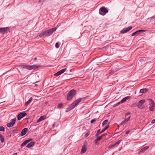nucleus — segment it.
Returning <instances> with one entry per match:
<instances>
[{
  "instance_id": "nucleus-6",
  "label": "nucleus",
  "mask_w": 155,
  "mask_h": 155,
  "mask_svg": "<svg viewBox=\"0 0 155 155\" xmlns=\"http://www.w3.org/2000/svg\"><path fill=\"white\" fill-rule=\"evenodd\" d=\"M16 120V119L15 118L12 119L11 120V122L7 124V126L8 127H12L15 124Z\"/></svg>"
},
{
  "instance_id": "nucleus-1",
  "label": "nucleus",
  "mask_w": 155,
  "mask_h": 155,
  "mask_svg": "<svg viewBox=\"0 0 155 155\" xmlns=\"http://www.w3.org/2000/svg\"><path fill=\"white\" fill-rule=\"evenodd\" d=\"M57 28H53L50 29L43 31L38 34L40 37H48L51 35L57 29Z\"/></svg>"
},
{
  "instance_id": "nucleus-51",
  "label": "nucleus",
  "mask_w": 155,
  "mask_h": 155,
  "mask_svg": "<svg viewBox=\"0 0 155 155\" xmlns=\"http://www.w3.org/2000/svg\"><path fill=\"white\" fill-rule=\"evenodd\" d=\"M152 18L153 19L155 18V15L153 16Z\"/></svg>"
},
{
  "instance_id": "nucleus-10",
  "label": "nucleus",
  "mask_w": 155,
  "mask_h": 155,
  "mask_svg": "<svg viewBox=\"0 0 155 155\" xmlns=\"http://www.w3.org/2000/svg\"><path fill=\"white\" fill-rule=\"evenodd\" d=\"M146 31L145 30H139L138 31H137L135 32L134 33H133L131 36H134L135 35H138L139 34H140L141 32H145Z\"/></svg>"
},
{
  "instance_id": "nucleus-3",
  "label": "nucleus",
  "mask_w": 155,
  "mask_h": 155,
  "mask_svg": "<svg viewBox=\"0 0 155 155\" xmlns=\"http://www.w3.org/2000/svg\"><path fill=\"white\" fill-rule=\"evenodd\" d=\"M149 101V110L150 111H153L154 110V107H155V103L151 99H148Z\"/></svg>"
},
{
  "instance_id": "nucleus-42",
  "label": "nucleus",
  "mask_w": 155,
  "mask_h": 155,
  "mask_svg": "<svg viewBox=\"0 0 155 155\" xmlns=\"http://www.w3.org/2000/svg\"><path fill=\"white\" fill-rule=\"evenodd\" d=\"M120 103H122L120 102H120H119L117 103H116V105H117L118 106L119 105Z\"/></svg>"
},
{
  "instance_id": "nucleus-7",
  "label": "nucleus",
  "mask_w": 155,
  "mask_h": 155,
  "mask_svg": "<svg viewBox=\"0 0 155 155\" xmlns=\"http://www.w3.org/2000/svg\"><path fill=\"white\" fill-rule=\"evenodd\" d=\"M132 28V26H129L126 28H124L121 31L120 33L124 34L127 33V32L129 31Z\"/></svg>"
},
{
  "instance_id": "nucleus-27",
  "label": "nucleus",
  "mask_w": 155,
  "mask_h": 155,
  "mask_svg": "<svg viewBox=\"0 0 155 155\" xmlns=\"http://www.w3.org/2000/svg\"><path fill=\"white\" fill-rule=\"evenodd\" d=\"M130 116L128 117L126 119L124 120L123 121L124 123H126L127 122H128V121H129L130 120Z\"/></svg>"
},
{
  "instance_id": "nucleus-49",
  "label": "nucleus",
  "mask_w": 155,
  "mask_h": 155,
  "mask_svg": "<svg viewBox=\"0 0 155 155\" xmlns=\"http://www.w3.org/2000/svg\"><path fill=\"white\" fill-rule=\"evenodd\" d=\"M139 61H143V59L141 58L139 60Z\"/></svg>"
},
{
  "instance_id": "nucleus-13",
  "label": "nucleus",
  "mask_w": 155,
  "mask_h": 155,
  "mask_svg": "<svg viewBox=\"0 0 155 155\" xmlns=\"http://www.w3.org/2000/svg\"><path fill=\"white\" fill-rule=\"evenodd\" d=\"M8 27L1 28H0V33H3L4 32H5L8 31Z\"/></svg>"
},
{
  "instance_id": "nucleus-23",
  "label": "nucleus",
  "mask_w": 155,
  "mask_h": 155,
  "mask_svg": "<svg viewBox=\"0 0 155 155\" xmlns=\"http://www.w3.org/2000/svg\"><path fill=\"white\" fill-rule=\"evenodd\" d=\"M23 66V68L29 70H30V66L28 65H22Z\"/></svg>"
},
{
  "instance_id": "nucleus-55",
  "label": "nucleus",
  "mask_w": 155,
  "mask_h": 155,
  "mask_svg": "<svg viewBox=\"0 0 155 155\" xmlns=\"http://www.w3.org/2000/svg\"><path fill=\"white\" fill-rule=\"evenodd\" d=\"M2 136V135L0 134V137H1Z\"/></svg>"
},
{
  "instance_id": "nucleus-41",
  "label": "nucleus",
  "mask_w": 155,
  "mask_h": 155,
  "mask_svg": "<svg viewBox=\"0 0 155 155\" xmlns=\"http://www.w3.org/2000/svg\"><path fill=\"white\" fill-rule=\"evenodd\" d=\"M19 130H13V132H14V133H17L18 132Z\"/></svg>"
},
{
  "instance_id": "nucleus-45",
  "label": "nucleus",
  "mask_w": 155,
  "mask_h": 155,
  "mask_svg": "<svg viewBox=\"0 0 155 155\" xmlns=\"http://www.w3.org/2000/svg\"><path fill=\"white\" fill-rule=\"evenodd\" d=\"M89 135V133L88 132L86 133L85 134V136L86 137H87Z\"/></svg>"
},
{
  "instance_id": "nucleus-19",
  "label": "nucleus",
  "mask_w": 155,
  "mask_h": 155,
  "mask_svg": "<svg viewBox=\"0 0 155 155\" xmlns=\"http://www.w3.org/2000/svg\"><path fill=\"white\" fill-rule=\"evenodd\" d=\"M149 148V147L148 146L145 147H143V148H142L141 150H140V153H142L143 152V151L146 150H147Z\"/></svg>"
},
{
  "instance_id": "nucleus-47",
  "label": "nucleus",
  "mask_w": 155,
  "mask_h": 155,
  "mask_svg": "<svg viewBox=\"0 0 155 155\" xmlns=\"http://www.w3.org/2000/svg\"><path fill=\"white\" fill-rule=\"evenodd\" d=\"M130 114V113L129 112H128L127 114H126V116L129 115Z\"/></svg>"
},
{
  "instance_id": "nucleus-24",
  "label": "nucleus",
  "mask_w": 155,
  "mask_h": 155,
  "mask_svg": "<svg viewBox=\"0 0 155 155\" xmlns=\"http://www.w3.org/2000/svg\"><path fill=\"white\" fill-rule=\"evenodd\" d=\"M102 138H101V136H100L99 137H98L97 139H96V140H95V143H97V142L99 141V140H101V139H102Z\"/></svg>"
},
{
  "instance_id": "nucleus-21",
  "label": "nucleus",
  "mask_w": 155,
  "mask_h": 155,
  "mask_svg": "<svg viewBox=\"0 0 155 155\" xmlns=\"http://www.w3.org/2000/svg\"><path fill=\"white\" fill-rule=\"evenodd\" d=\"M32 100V97H31L30 99L25 103V105L27 106L31 102Z\"/></svg>"
},
{
  "instance_id": "nucleus-37",
  "label": "nucleus",
  "mask_w": 155,
  "mask_h": 155,
  "mask_svg": "<svg viewBox=\"0 0 155 155\" xmlns=\"http://www.w3.org/2000/svg\"><path fill=\"white\" fill-rule=\"evenodd\" d=\"M96 120V119H94L91 120V124L93 123L94 122H95Z\"/></svg>"
},
{
  "instance_id": "nucleus-56",
  "label": "nucleus",
  "mask_w": 155,
  "mask_h": 155,
  "mask_svg": "<svg viewBox=\"0 0 155 155\" xmlns=\"http://www.w3.org/2000/svg\"><path fill=\"white\" fill-rule=\"evenodd\" d=\"M54 126H55V124H54L53 125V127H54Z\"/></svg>"
},
{
  "instance_id": "nucleus-15",
  "label": "nucleus",
  "mask_w": 155,
  "mask_h": 155,
  "mask_svg": "<svg viewBox=\"0 0 155 155\" xmlns=\"http://www.w3.org/2000/svg\"><path fill=\"white\" fill-rule=\"evenodd\" d=\"M46 116H41L37 120V123H38L42 120H44L46 118Z\"/></svg>"
},
{
  "instance_id": "nucleus-59",
  "label": "nucleus",
  "mask_w": 155,
  "mask_h": 155,
  "mask_svg": "<svg viewBox=\"0 0 155 155\" xmlns=\"http://www.w3.org/2000/svg\"><path fill=\"white\" fill-rule=\"evenodd\" d=\"M35 86H37V85L36 84H35Z\"/></svg>"
},
{
  "instance_id": "nucleus-43",
  "label": "nucleus",
  "mask_w": 155,
  "mask_h": 155,
  "mask_svg": "<svg viewBox=\"0 0 155 155\" xmlns=\"http://www.w3.org/2000/svg\"><path fill=\"white\" fill-rule=\"evenodd\" d=\"M151 123L152 124H154L155 123V119H154L152 121V122H151Z\"/></svg>"
},
{
  "instance_id": "nucleus-35",
  "label": "nucleus",
  "mask_w": 155,
  "mask_h": 155,
  "mask_svg": "<svg viewBox=\"0 0 155 155\" xmlns=\"http://www.w3.org/2000/svg\"><path fill=\"white\" fill-rule=\"evenodd\" d=\"M100 130H101V129H99L97 131V133H96V136H97L101 134V133H100L101 132H100Z\"/></svg>"
},
{
  "instance_id": "nucleus-22",
  "label": "nucleus",
  "mask_w": 155,
  "mask_h": 155,
  "mask_svg": "<svg viewBox=\"0 0 155 155\" xmlns=\"http://www.w3.org/2000/svg\"><path fill=\"white\" fill-rule=\"evenodd\" d=\"M38 67L36 66V65H33L30 66V70L34 69H35L36 68H38Z\"/></svg>"
},
{
  "instance_id": "nucleus-50",
  "label": "nucleus",
  "mask_w": 155,
  "mask_h": 155,
  "mask_svg": "<svg viewBox=\"0 0 155 155\" xmlns=\"http://www.w3.org/2000/svg\"><path fill=\"white\" fill-rule=\"evenodd\" d=\"M105 136V134H102V135H101V136H100L101 137V138H102V137L104 136Z\"/></svg>"
},
{
  "instance_id": "nucleus-33",
  "label": "nucleus",
  "mask_w": 155,
  "mask_h": 155,
  "mask_svg": "<svg viewBox=\"0 0 155 155\" xmlns=\"http://www.w3.org/2000/svg\"><path fill=\"white\" fill-rule=\"evenodd\" d=\"M27 143V142H26V141H25L21 144V146H23L26 145Z\"/></svg>"
},
{
  "instance_id": "nucleus-46",
  "label": "nucleus",
  "mask_w": 155,
  "mask_h": 155,
  "mask_svg": "<svg viewBox=\"0 0 155 155\" xmlns=\"http://www.w3.org/2000/svg\"><path fill=\"white\" fill-rule=\"evenodd\" d=\"M124 124V123L123 122V121H122L120 124V126H121L123 124Z\"/></svg>"
},
{
  "instance_id": "nucleus-40",
  "label": "nucleus",
  "mask_w": 155,
  "mask_h": 155,
  "mask_svg": "<svg viewBox=\"0 0 155 155\" xmlns=\"http://www.w3.org/2000/svg\"><path fill=\"white\" fill-rule=\"evenodd\" d=\"M32 139H30L28 140H26V142H27V143H29V142H30V141H32Z\"/></svg>"
},
{
  "instance_id": "nucleus-36",
  "label": "nucleus",
  "mask_w": 155,
  "mask_h": 155,
  "mask_svg": "<svg viewBox=\"0 0 155 155\" xmlns=\"http://www.w3.org/2000/svg\"><path fill=\"white\" fill-rule=\"evenodd\" d=\"M55 46L57 48H58L59 47V42H57L55 45Z\"/></svg>"
},
{
  "instance_id": "nucleus-4",
  "label": "nucleus",
  "mask_w": 155,
  "mask_h": 155,
  "mask_svg": "<svg viewBox=\"0 0 155 155\" xmlns=\"http://www.w3.org/2000/svg\"><path fill=\"white\" fill-rule=\"evenodd\" d=\"M99 14L101 15H104L105 14H102L101 12L106 13L108 12V10H107L104 7H101L99 9Z\"/></svg>"
},
{
  "instance_id": "nucleus-34",
  "label": "nucleus",
  "mask_w": 155,
  "mask_h": 155,
  "mask_svg": "<svg viewBox=\"0 0 155 155\" xmlns=\"http://www.w3.org/2000/svg\"><path fill=\"white\" fill-rule=\"evenodd\" d=\"M0 138L1 139V142L2 143H3V142H4L5 141L4 139V138L2 137H2H0Z\"/></svg>"
},
{
  "instance_id": "nucleus-53",
  "label": "nucleus",
  "mask_w": 155,
  "mask_h": 155,
  "mask_svg": "<svg viewBox=\"0 0 155 155\" xmlns=\"http://www.w3.org/2000/svg\"><path fill=\"white\" fill-rule=\"evenodd\" d=\"M17 155V153H15L14 154H13V155Z\"/></svg>"
},
{
  "instance_id": "nucleus-8",
  "label": "nucleus",
  "mask_w": 155,
  "mask_h": 155,
  "mask_svg": "<svg viewBox=\"0 0 155 155\" xmlns=\"http://www.w3.org/2000/svg\"><path fill=\"white\" fill-rule=\"evenodd\" d=\"M67 69L66 68H64L63 69H62L58 72L57 73H56L54 74V75L55 76H58L59 75H61V74H62L63 73H64L66 70Z\"/></svg>"
},
{
  "instance_id": "nucleus-11",
  "label": "nucleus",
  "mask_w": 155,
  "mask_h": 155,
  "mask_svg": "<svg viewBox=\"0 0 155 155\" xmlns=\"http://www.w3.org/2000/svg\"><path fill=\"white\" fill-rule=\"evenodd\" d=\"M121 141V140H120L113 144L110 145L108 147L109 148H111L114 147H117L118 144H119Z\"/></svg>"
},
{
  "instance_id": "nucleus-16",
  "label": "nucleus",
  "mask_w": 155,
  "mask_h": 155,
  "mask_svg": "<svg viewBox=\"0 0 155 155\" xmlns=\"http://www.w3.org/2000/svg\"><path fill=\"white\" fill-rule=\"evenodd\" d=\"M35 144V142H32L28 143L26 146V147L28 148H30L33 146Z\"/></svg>"
},
{
  "instance_id": "nucleus-2",
  "label": "nucleus",
  "mask_w": 155,
  "mask_h": 155,
  "mask_svg": "<svg viewBox=\"0 0 155 155\" xmlns=\"http://www.w3.org/2000/svg\"><path fill=\"white\" fill-rule=\"evenodd\" d=\"M76 94V91L74 89L70 91L68 94L67 96V99L68 101H71L73 97Z\"/></svg>"
},
{
  "instance_id": "nucleus-38",
  "label": "nucleus",
  "mask_w": 155,
  "mask_h": 155,
  "mask_svg": "<svg viewBox=\"0 0 155 155\" xmlns=\"http://www.w3.org/2000/svg\"><path fill=\"white\" fill-rule=\"evenodd\" d=\"M137 104H132L131 107H135L136 106H137Z\"/></svg>"
},
{
  "instance_id": "nucleus-18",
  "label": "nucleus",
  "mask_w": 155,
  "mask_h": 155,
  "mask_svg": "<svg viewBox=\"0 0 155 155\" xmlns=\"http://www.w3.org/2000/svg\"><path fill=\"white\" fill-rule=\"evenodd\" d=\"M87 149V147H85V146H84L82 148L81 152V153L83 154L84 153L86 152Z\"/></svg>"
},
{
  "instance_id": "nucleus-54",
  "label": "nucleus",
  "mask_w": 155,
  "mask_h": 155,
  "mask_svg": "<svg viewBox=\"0 0 155 155\" xmlns=\"http://www.w3.org/2000/svg\"><path fill=\"white\" fill-rule=\"evenodd\" d=\"M37 59V58H34V60H35V61H36Z\"/></svg>"
},
{
  "instance_id": "nucleus-32",
  "label": "nucleus",
  "mask_w": 155,
  "mask_h": 155,
  "mask_svg": "<svg viewBox=\"0 0 155 155\" xmlns=\"http://www.w3.org/2000/svg\"><path fill=\"white\" fill-rule=\"evenodd\" d=\"M72 109L71 108V107L69 106L68 107L66 110V112H68L70 111L71 110H72Z\"/></svg>"
},
{
  "instance_id": "nucleus-25",
  "label": "nucleus",
  "mask_w": 155,
  "mask_h": 155,
  "mask_svg": "<svg viewBox=\"0 0 155 155\" xmlns=\"http://www.w3.org/2000/svg\"><path fill=\"white\" fill-rule=\"evenodd\" d=\"M76 105L75 104L74 102L73 103L71 104V105H70L69 106L71 107V108L73 109L74 108Z\"/></svg>"
},
{
  "instance_id": "nucleus-29",
  "label": "nucleus",
  "mask_w": 155,
  "mask_h": 155,
  "mask_svg": "<svg viewBox=\"0 0 155 155\" xmlns=\"http://www.w3.org/2000/svg\"><path fill=\"white\" fill-rule=\"evenodd\" d=\"M109 126H107V127H106L103 130L101 131L100 133H102L103 132H104V131H105L107 129L108 127H109Z\"/></svg>"
},
{
  "instance_id": "nucleus-44",
  "label": "nucleus",
  "mask_w": 155,
  "mask_h": 155,
  "mask_svg": "<svg viewBox=\"0 0 155 155\" xmlns=\"http://www.w3.org/2000/svg\"><path fill=\"white\" fill-rule=\"evenodd\" d=\"M130 132V130H127V131L125 133V134H128Z\"/></svg>"
},
{
  "instance_id": "nucleus-28",
  "label": "nucleus",
  "mask_w": 155,
  "mask_h": 155,
  "mask_svg": "<svg viewBox=\"0 0 155 155\" xmlns=\"http://www.w3.org/2000/svg\"><path fill=\"white\" fill-rule=\"evenodd\" d=\"M108 122V120H104L102 123V125L103 126H104V125L106 124Z\"/></svg>"
},
{
  "instance_id": "nucleus-57",
  "label": "nucleus",
  "mask_w": 155,
  "mask_h": 155,
  "mask_svg": "<svg viewBox=\"0 0 155 155\" xmlns=\"http://www.w3.org/2000/svg\"><path fill=\"white\" fill-rule=\"evenodd\" d=\"M105 134V135H107V133H106V134Z\"/></svg>"
},
{
  "instance_id": "nucleus-12",
  "label": "nucleus",
  "mask_w": 155,
  "mask_h": 155,
  "mask_svg": "<svg viewBox=\"0 0 155 155\" xmlns=\"http://www.w3.org/2000/svg\"><path fill=\"white\" fill-rule=\"evenodd\" d=\"M85 97H83L82 98H79L76 100L74 102L75 104L77 105L78 104H79L80 102H81L82 101H84L85 99Z\"/></svg>"
},
{
  "instance_id": "nucleus-17",
  "label": "nucleus",
  "mask_w": 155,
  "mask_h": 155,
  "mask_svg": "<svg viewBox=\"0 0 155 155\" xmlns=\"http://www.w3.org/2000/svg\"><path fill=\"white\" fill-rule=\"evenodd\" d=\"M130 96H127V97H124V98H123V99H122L120 101V102H122V103H123L125 102L127 100L130 99Z\"/></svg>"
},
{
  "instance_id": "nucleus-14",
  "label": "nucleus",
  "mask_w": 155,
  "mask_h": 155,
  "mask_svg": "<svg viewBox=\"0 0 155 155\" xmlns=\"http://www.w3.org/2000/svg\"><path fill=\"white\" fill-rule=\"evenodd\" d=\"M28 129L27 128H26L24 129L21 131V136H24L25 134H26L27 133V132H28Z\"/></svg>"
},
{
  "instance_id": "nucleus-9",
  "label": "nucleus",
  "mask_w": 155,
  "mask_h": 155,
  "mask_svg": "<svg viewBox=\"0 0 155 155\" xmlns=\"http://www.w3.org/2000/svg\"><path fill=\"white\" fill-rule=\"evenodd\" d=\"M27 115V114L25 112H22L19 114L18 115V120H20L22 118L25 117Z\"/></svg>"
},
{
  "instance_id": "nucleus-5",
  "label": "nucleus",
  "mask_w": 155,
  "mask_h": 155,
  "mask_svg": "<svg viewBox=\"0 0 155 155\" xmlns=\"http://www.w3.org/2000/svg\"><path fill=\"white\" fill-rule=\"evenodd\" d=\"M145 102V100L143 99L140 101L138 104H137V107L140 109H143L144 108L142 106V105Z\"/></svg>"
},
{
  "instance_id": "nucleus-58",
  "label": "nucleus",
  "mask_w": 155,
  "mask_h": 155,
  "mask_svg": "<svg viewBox=\"0 0 155 155\" xmlns=\"http://www.w3.org/2000/svg\"><path fill=\"white\" fill-rule=\"evenodd\" d=\"M38 82V81H36V82L35 83H37V82Z\"/></svg>"
},
{
  "instance_id": "nucleus-52",
  "label": "nucleus",
  "mask_w": 155,
  "mask_h": 155,
  "mask_svg": "<svg viewBox=\"0 0 155 155\" xmlns=\"http://www.w3.org/2000/svg\"><path fill=\"white\" fill-rule=\"evenodd\" d=\"M117 106V105H116V104H114V105L113 107H116V106Z\"/></svg>"
},
{
  "instance_id": "nucleus-20",
  "label": "nucleus",
  "mask_w": 155,
  "mask_h": 155,
  "mask_svg": "<svg viewBox=\"0 0 155 155\" xmlns=\"http://www.w3.org/2000/svg\"><path fill=\"white\" fill-rule=\"evenodd\" d=\"M148 89L147 88H143L140 90V92L141 93H144L148 91Z\"/></svg>"
},
{
  "instance_id": "nucleus-26",
  "label": "nucleus",
  "mask_w": 155,
  "mask_h": 155,
  "mask_svg": "<svg viewBox=\"0 0 155 155\" xmlns=\"http://www.w3.org/2000/svg\"><path fill=\"white\" fill-rule=\"evenodd\" d=\"M120 69L118 68L115 70H112L110 72V75L112 74H114L115 72H116L118 70H119Z\"/></svg>"
},
{
  "instance_id": "nucleus-31",
  "label": "nucleus",
  "mask_w": 155,
  "mask_h": 155,
  "mask_svg": "<svg viewBox=\"0 0 155 155\" xmlns=\"http://www.w3.org/2000/svg\"><path fill=\"white\" fill-rule=\"evenodd\" d=\"M63 106V104L62 103H60L58 105V108H61Z\"/></svg>"
},
{
  "instance_id": "nucleus-30",
  "label": "nucleus",
  "mask_w": 155,
  "mask_h": 155,
  "mask_svg": "<svg viewBox=\"0 0 155 155\" xmlns=\"http://www.w3.org/2000/svg\"><path fill=\"white\" fill-rule=\"evenodd\" d=\"M5 131V128L2 126H0V131Z\"/></svg>"
},
{
  "instance_id": "nucleus-48",
  "label": "nucleus",
  "mask_w": 155,
  "mask_h": 155,
  "mask_svg": "<svg viewBox=\"0 0 155 155\" xmlns=\"http://www.w3.org/2000/svg\"><path fill=\"white\" fill-rule=\"evenodd\" d=\"M46 0H39V3H40L41 2H43V1H45Z\"/></svg>"
},
{
  "instance_id": "nucleus-39",
  "label": "nucleus",
  "mask_w": 155,
  "mask_h": 155,
  "mask_svg": "<svg viewBox=\"0 0 155 155\" xmlns=\"http://www.w3.org/2000/svg\"><path fill=\"white\" fill-rule=\"evenodd\" d=\"M32 139H30L28 140H26V142H27V143H29V142H30V141H32Z\"/></svg>"
}]
</instances>
